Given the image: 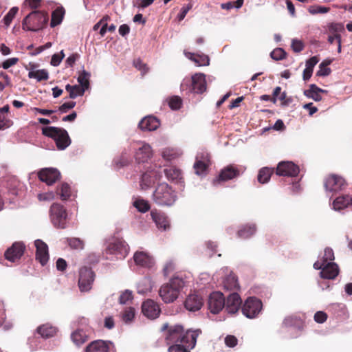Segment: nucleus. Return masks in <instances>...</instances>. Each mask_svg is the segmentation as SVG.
<instances>
[{
  "label": "nucleus",
  "mask_w": 352,
  "mask_h": 352,
  "mask_svg": "<svg viewBox=\"0 0 352 352\" xmlns=\"http://www.w3.org/2000/svg\"><path fill=\"white\" fill-rule=\"evenodd\" d=\"M334 260V253L333 250L329 248H325L324 255L320 263L322 264H327L329 262H332Z\"/></svg>",
  "instance_id": "09e8293b"
},
{
  "label": "nucleus",
  "mask_w": 352,
  "mask_h": 352,
  "mask_svg": "<svg viewBox=\"0 0 352 352\" xmlns=\"http://www.w3.org/2000/svg\"><path fill=\"white\" fill-rule=\"evenodd\" d=\"M210 157L207 153H200L197 155L196 162L194 164L195 173L197 175H204L206 173L209 165Z\"/></svg>",
  "instance_id": "f3484780"
},
{
  "label": "nucleus",
  "mask_w": 352,
  "mask_h": 352,
  "mask_svg": "<svg viewBox=\"0 0 352 352\" xmlns=\"http://www.w3.org/2000/svg\"><path fill=\"white\" fill-rule=\"evenodd\" d=\"M256 232V227L254 225L250 226L248 227H245L243 229H241L238 232V235L239 237L243 239H247L252 235H253Z\"/></svg>",
  "instance_id": "a19ab883"
},
{
  "label": "nucleus",
  "mask_w": 352,
  "mask_h": 352,
  "mask_svg": "<svg viewBox=\"0 0 352 352\" xmlns=\"http://www.w3.org/2000/svg\"><path fill=\"white\" fill-rule=\"evenodd\" d=\"M160 175L159 172L157 171H151L145 173L142 175L140 186L142 189L148 188L152 184H153L156 180L160 179Z\"/></svg>",
  "instance_id": "a878e982"
},
{
  "label": "nucleus",
  "mask_w": 352,
  "mask_h": 352,
  "mask_svg": "<svg viewBox=\"0 0 352 352\" xmlns=\"http://www.w3.org/2000/svg\"><path fill=\"white\" fill-rule=\"evenodd\" d=\"M64 57H65V54H64V52L63 50L60 51V52L59 54H54L52 56V59H51V62H50L51 65L54 67L58 66Z\"/></svg>",
  "instance_id": "4d7b16f0"
},
{
  "label": "nucleus",
  "mask_w": 352,
  "mask_h": 352,
  "mask_svg": "<svg viewBox=\"0 0 352 352\" xmlns=\"http://www.w3.org/2000/svg\"><path fill=\"white\" fill-rule=\"evenodd\" d=\"M18 10H19V8L17 7H13L9 10V12L4 16L3 22L6 27H8L10 25L12 19L16 16Z\"/></svg>",
  "instance_id": "c03bdc74"
},
{
  "label": "nucleus",
  "mask_w": 352,
  "mask_h": 352,
  "mask_svg": "<svg viewBox=\"0 0 352 352\" xmlns=\"http://www.w3.org/2000/svg\"><path fill=\"white\" fill-rule=\"evenodd\" d=\"M65 89L69 93L70 98H75L78 96L83 95L85 89L79 85H67Z\"/></svg>",
  "instance_id": "c9c22d12"
},
{
  "label": "nucleus",
  "mask_w": 352,
  "mask_h": 352,
  "mask_svg": "<svg viewBox=\"0 0 352 352\" xmlns=\"http://www.w3.org/2000/svg\"><path fill=\"white\" fill-rule=\"evenodd\" d=\"M60 172L53 168H45L38 173L39 179L47 185H52L60 179Z\"/></svg>",
  "instance_id": "4468645a"
},
{
  "label": "nucleus",
  "mask_w": 352,
  "mask_h": 352,
  "mask_svg": "<svg viewBox=\"0 0 352 352\" xmlns=\"http://www.w3.org/2000/svg\"><path fill=\"white\" fill-rule=\"evenodd\" d=\"M34 245L36 247V258L42 265H45L49 260L48 246L40 239L36 240Z\"/></svg>",
  "instance_id": "dca6fc26"
},
{
  "label": "nucleus",
  "mask_w": 352,
  "mask_h": 352,
  "mask_svg": "<svg viewBox=\"0 0 352 352\" xmlns=\"http://www.w3.org/2000/svg\"><path fill=\"white\" fill-rule=\"evenodd\" d=\"M237 339L234 336H227L225 338V343L229 347H234L237 344Z\"/></svg>",
  "instance_id": "e2e57ef3"
},
{
  "label": "nucleus",
  "mask_w": 352,
  "mask_h": 352,
  "mask_svg": "<svg viewBox=\"0 0 352 352\" xmlns=\"http://www.w3.org/2000/svg\"><path fill=\"white\" fill-rule=\"evenodd\" d=\"M203 305V298L196 294H190L185 301V307L190 311L199 310Z\"/></svg>",
  "instance_id": "4be33fe9"
},
{
  "label": "nucleus",
  "mask_w": 352,
  "mask_h": 352,
  "mask_svg": "<svg viewBox=\"0 0 352 352\" xmlns=\"http://www.w3.org/2000/svg\"><path fill=\"white\" fill-rule=\"evenodd\" d=\"M67 242L73 249L82 250L84 248V242L79 238H68Z\"/></svg>",
  "instance_id": "37998d69"
},
{
  "label": "nucleus",
  "mask_w": 352,
  "mask_h": 352,
  "mask_svg": "<svg viewBox=\"0 0 352 352\" xmlns=\"http://www.w3.org/2000/svg\"><path fill=\"white\" fill-rule=\"evenodd\" d=\"M111 254L118 256L120 258H124L129 252V246L121 239H115L108 247Z\"/></svg>",
  "instance_id": "ddd939ff"
},
{
  "label": "nucleus",
  "mask_w": 352,
  "mask_h": 352,
  "mask_svg": "<svg viewBox=\"0 0 352 352\" xmlns=\"http://www.w3.org/2000/svg\"><path fill=\"white\" fill-rule=\"evenodd\" d=\"M28 77L30 78H35L37 81H41L47 80L49 74L45 69H34L32 68L28 73Z\"/></svg>",
  "instance_id": "72a5a7b5"
},
{
  "label": "nucleus",
  "mask_w": 352,
  "mask_h": 352,
  "mask_svg": "<svg viewBox=\"0 0 352 352\" xmlns=\"http://www.w3.org/2000/svg\"><path fill=\"white\" fill-rule=\"evenodd\" d=\"M87 336L82 330H77L72 334V340L76 345H80L87 340Z\"/></svg>",
  "instance_id": "58836bf2"
},
{
  "label": "nucleus",
  "mask_w": 352,
  "mask_h": 352,
  "mask_svg": "<svg viewBox=\"0 0 352 352\" xmlns=\"http://www.w3.org/2000/svg\"><path fill=\"white\" fill-rule=\"evenodd\" d=\"M224 287L228 290H232L239 288V284L236 276L232 274L228 276L223 280Z\"/></svg>",
  "instance_id": "e433bc0d"
},
{
  "label": "nucleus",
  "mask_w": 352,
  "mask_h": 352,
  "mask_svg": "<svg viewBox=\"0 0 352 352\" xmlns=\"http://www.w3.org/2000/svg\"><path fill=\"white\" fill-rule=\"evenodd\" d=\"M57 193L62 200L67 199L71 196L70 186L66 183L63 184L60 188L57 190Z\"/></svg>",
  "instance_id": "ea45409f"
},
{
  "label": "nucleus",
  "mask_w": 352,
  "mask_h": 352,
  "mask_svg": "<svg viewBox=\"0 0 352 352\" xmlns=\"http://www.w3.org/2000/svg\"><path fill=\"white\" fill-rule=\"evenodd\" d=\"M151 215L159 229L166 230L169 228V221L164 214L158 212L156 210H152Z\"/></svg>",
  "instance_id": "393cba45"
},
{
  "label": "nucleus",
  "mask_w": 352,
  "mask_h": 352,
  "mask_svg": "<svg viewBox=\"0 0 352 352\" xmlns=\"http://www.w3.org/2000/svg\"><path fill=\"white\" fill-rule=\"evenodd\" d=\"M137 287L139 294H145L150 292L153 287L151 279L148 277H144L139 281Z\"/></svg>",
  "instance_id": "473e14b6"
},
{
  "label": "nucleus",
  "mask_w": 352,
  "mask_h": 352,
  "mask_svg": "<svg viewBox=\"0 0 352 352\" xmlns=\"http://www.w3.org/2000/svg\"><path fill=\"white\" fill-rule=\"evenodd\" d=\"M262 302L255 297L248 298L242 307L243 314L248 318H254L262 309Z\"/></svg>",
  "instance_id": "6e6552de"
},
{
  "label": "nucleus",
  "mask_w": 352,
  "mask_h": 352,
  "mask_svg": "<svg viewBox=\"0 0 352 352\" xmlns=\"http://www.w3.org/2000/svg\"><path fill=\"white\" fill-rule=\"evenodd\" d=\"M168 104L172 109H179L182 106V99L178 96L171 97L169 99Z\"/></svg>",
  "instance_id": "6e6d98bb"
},
{
  "label": "nucleus",
  "mask_w": 352,
  "mask_h": 352,
  "mask_svg": "<svg viewBox=\"0 0 352 352\" xmlns=\"http://www.w3.org/2000/svg\"><path fill=\"white\" fill-rule=\"evenodd\" d=\"M192 8L191 4H188L186 6L182 8L180 13L178 14L177 18L179 21L183 20L188 11Z\"/></svg>",
  "instance_id": "338daca9"
},
{
  "label": "nucleus",
  "mask_w": 352,
  "mask_h": 352,
  "mask_svg": "<svg viewBox=\"0 0 352 352\" xmlns=\"http://www.w3.org/2000/svg\"><path fill=\"white\" fill-rule=\"evenodd\" d=\"M143 314L148 318L154 319L159 316L160 309L159 305L153 300L144 301L142 306Z\"/></svg>",
  "instance_id": "a211bd4d"
},
{
  "label": "nucleus",
  "mask_w": 352,
  "mask_h": 352,
  "mask_svg": "<svg viewBox=\"0 0 352 352\" xmlns=\"http://www.w3.org/2000/svg\"><path fill=\"white\" fill-rule=\"evenodd\" d=\"M327 318V314L323 311H317L314 315V320L318 323H323Z\"/></svg>",
  "instance_id": "0e129e2a"
},
{
  "label": "nucleus",
  "mask_w": 352,
  "mask_h": 352,
  "mask_svg": "<svg viewBox=\"0 0 352 352\" xmlns=\"http://www.w3.org/2000/svg\"><path fill=\"white\" fill-rule=\"evenodd\" d=\"M329 31L333 34H340L344 30V25L341 23H332L328 25Z\"/></svg>",
  "instance_id": "3c124183"
},
{
  "label": "nucleus",
  "mask_w": 352,
  "mask_h": 352,
  "mask_svg": "<svg viewBox=\"0 0 352 352\" xmlns=\"http://www.w3.org/2000/svg\"><path fill=\"white\" fill-rule=\"evenodd\" d=\"M65 15V9L63 7H58L52 14L50 25L54 28L61 23Z\"/></svg>",
  "instance_id": "2f4dec72"
},
{
  "label": "nucleus",
  "mask_w": 352,
  "mask_h": 352,
  "mask_svg": "<svg viewBox=\"0 0 352 352\" xmlns=\"http://www.w3.org/2000/svg\"><path fill=\"white\" fill-rule=\"evenodd\" d=\"M346 184L344 179L336 175L327 177L324 182V187L329 191H338L341 190Z\"/></svg>",
  "instance_id": "aec40b11"
},
{
  "label": "nucleus",
  "mask_w": 352,
  "mask_h": 352,
  "mask_svg": "<svg viewBox=\"0 0 352 352\" xmlns=\"http://www.w3.org/2000/svg\"><path fill=\"white\" fill-rule=\"evenodd\" d=\"M298 172V167L291 162H280L276 168V174L280 176L294 177Z\"/></svg>",
  "instance_id": "2eb2a0df"
},
{
  "label": "nucleus",
  "mask_w": 352,
  "mask_h": 352,
  "mask_svg": "<svg viewBox=\"0 0 352 352\" xmlns=\"http://www.w3.org/2000/svg\"><path fill=\"white\" fill-rule=\"evenodd\" d=\"M164 172L167 178L170 180L179 179L181 176L180 171L173 168H166L164 170Z\"/></svg>",
  "instance_id": "49530a36"
},
{
  "label": "nucleus",
  "mask_w": 352,
  "mask_h": 352,
  "mask_svg": "<svg viewBox=\"0 0 352 352\" xmlns=\"http://www.w3.org/2000/svg\"><path fill=\"white\" fill-rule=\"evenodd\" d=\"M135 316V309L133 307H129L125 309L122 314V319L126 322L132 321Z\"/></svg>",
  "instance_id": "603ef678"
},
{
  "label": "nucleus",
  "mask_w": 352,
  "mask_h": 352,
  "mask_svg": "<svg viewBox=\"0 0 352 352\" xmlns=\"http://www.w3.org/2000/svg\"><path fill=\"white\" fill-rule=\"evenodd\" d=\"M181 89L187 92L201 94L206 89V82L203 74H196L191 78H185L182 84Z\"/></svg>",
  "instance_id": "423d86ee"
},
{
  "label": "nucleus",
  "mask_w": 352,
  "mask_h": 352,
  "mask_svg": "<svg viewBox=\"0 0 352 352\" xmlns=\"http://www.w3.org/2000/svg\"><path fill=\"white\" fill-rule=\"evenodd\" d=\"M178 155L179 153L174 148H166L162 152V157L168 161L176 158Z\"/></svg>",
  "instance_id": "79ce46f5"
},
{
  "label": "nucleus",
  "mask_w": 352,
  "mask_h": 352,
  "mask_svg": "<svg viewBox=\"0 0 352 352\" xmlns=\"http://www.w3.org/2000/svg\"><path fill=\"white\" fill-rule=\"evenodd\" d=\"M239 175L237 169L232 166H229L221 170L219 174V179L214 181V183L218 182L219 180L227 181L232 179Z\"/></svg>",
  "instance_id": "cd10ccee"
},
{
  "label": "nucleus",
  "mask_w": 352,
  "mask_h": 352,
  "mask_svg": "<svg viewBox=\"0 0 352 352\" xmlns=\"http://www.w3.org/2000/svg\"><path fill=\"white\" fill-rule=\"evenodd\" d=\"M42 133L44 135L52 138L59 150L65 149L71 143L67 131L63 129L55 126H46L42 129Z\"/></svg>",
  "instance_id": "20e7f679"
},
{
  "label": "nucleus",
  "mask_w": 352,
  "mask_h": 352,
  "mask_svg": "<svg viewBox=\"0 0 352 352\" xmlns=\"http://www.w3.org/2000/svg\"><path fill=\"white\" fill-rule=\"evenodd\" d=\"M135 263L142 267H151L154 264L153 258L146 252L138 251L133 255Z\"/></svg>",
  "instance_id": "6ab92c4d"
},
{
  "label": "nucleus",
  "mask_w": 352,
  "mask_h": 352,
  "mask_svg": "<svg viewBox=\"0 0 352 352\" xmlns=\"http://www.w3.org/2000/svg\"><path fill=\"white\" fill-rule=\"evenodd\" d=\"M133 206L141 212H146L150 209L149 204L143 199H137L133 202Z\"/></svg>",
  "instance_id": "a18cd8bd"
},
{
  "label": "nucleus",
  "mask_w": 352,
  "mask_h": 352,
  "mask_svg": "<svg viewBox=\"0 0 352 352\" xmlns=\"http://www.w3.org/2000/svg\"><path fill=\"white\" fill-rule=\"evenodd\" d=\"M308 11L311 14H324L329 11V8L314 5L309 6Z\"/></svg>",
  "instance_id": "8fccbe9b"
},
{
  "label": "nucleus",
  "mask_w": 352,
  "mask_h": 352,
  "mask_svg": "<svg viewBox=\"0 0 352 352\" xmlns=\"http://www.w3.org/2000/svg\"><path fill=\"white\" fill-rule=\"evenodd\" d=\"M185 285L184 280L177 276L172 278L168 283L162 285L159 289V296L165 303L175 301Z\"/></svg>",
  "instance_id": "f03ea898"
},
{
  "label": "nucleus",
  "mask_w": 352,
  "mask_h": 352,
  "mask_svg": "<svg viewBox=\"0 0 352 352\" xmlns=\"http://www.w3.org/2000/svg\"><path fill=\"white\" fill-rule=\"evenodd\" d=\"M186 56L195 62L197 66H207L210 64V59L205 54H195L190 52L186 53Z\"/></svg>",
  "instance_id": "c85d7f7f"
},
{
  "label": "nucleus",
  "mask_w": 352,
  "mask_h": 352,
  "mask_svg": "<svg viewBox=\"0 0 352 352\" xmlns=\"http://www.w3.org/2000/svg\"><path fill=\"white\" fill-rule=\"evenodd\" d=\"M18 61H19L18 58L13 57V58H8L3 62L2 67L5 69H7L10 68V67L16 65L18 63Z\"/></svg>",
  "instance_id": "052dcab7"
},
{
  "label": "nucleus",
  "mask_w": 352,
  "mask_h": 352,
  "mask_svg": "<svg viewBox=\"0 0 352 352\" xmlns=\"http://www.w3.org/2000/svg\"><path fill=\"white\" fill-rule=\"evenodd\" d=\"M95 279L94 272L87 267H82L79 271L78 287L81 292L91 290Z\"/></svg>",
  "instance_id": "1a4fd4ad"
},
{
  "label": "nucleus",
  "mask_w": 352,
  "mask_h": 352,
  "mask_svg": "<svg viewBox=\"0 0 352 352\" xmlns=\"http://www.w3.org/2000/svg\"><path fill=\"white\" fill-rule=\"evenodd\" d=\"M201 331H186L181 325L170 327L166 336V341L168 348V352H190V349L195 346L197 338Z\"/></svg>",
  "instance_id": "f257e3e1"
},
{
  "label": "nucleus",
  "mask_w": 352,
  "mask_h": 352,
  "mask_svg": "<svg viewBox=\"0 0 352 352\" xmlns=\"http://www.w3.org/2000/svg\"><path fill=\"white\" fill-rule=\"evenodd\" d=\"M50 219L53 225L58 228H65L67 213L63 206L59 204H53L50 210Z\"/></svg>",
  "instance_id": "0eeeda50"
},
{
  "label": "nucleus",
  "mask_w": 352,
  "mask_h": 352,
  "mask_svg": "<svg viewBox=\"0 0 352 352\" xmlns=\"http://www.w3.org/2000/svg\"><path fill=\"white\" fill-rule=\"evenodd\" d=\"M314 267L316 270H321L320 276L326 279H334L339 273L338 266L333 262L324 265L318 261L314 263Z\"/></svg>",
  "instance_id": "9d476101"
},
{
  "label": "nucleus",
  "mask_w": 352,
  "mask_h": 352,
  "mask_svg": "<svg viewBox=\"0 0 352 352\" xmlns=\"http://www.w3.org/2000/svg\"><path fill=\"white\" fill-rule=\"evenodd\" d=\"M327 64L322 63L319 65V69L317 72V76H326L331 73L330 68L327 67Z\"/></svg>",
  "instance_id": "bf43d9fd"
},
{
  "label": "nucleus",
  "mask_w": 352,
  "mask_h": 352,
  "mask_svg": "<svg viewBox=\"0 0 352 352\" xmlns=\"http://www.w3.org/2000/svg\"><path fill=\"white\" fill-rule=\"evenodd\" d=\"M322 92H326V91L318 87L316 85L312 84L310 85L309 89L304 91V94L307 97L312 98L315 101H320L322 100L320 93Z\"/></svg>",
  "instance_id": "7c9ffc66"
},
{
  "label": "nucleus",
  "mask_w": 352,
  "mask_h": 352,
  "mask_svg": "<svg viewBox=\"0 0 352 352\" xmlns=\"http://www.w3.org/2000/svg\"><path fill=\"white\" fill-rule=\"evenodd\" d=\"M24 245L21 243H15L5 253L6 258L15 262L21 258L24 252Z\"/></svg>",
  "instance_id": "412c9836"
},
{
  "label": "nucleus",
  "mask_w": 352,
  "mask_h": 352,
  "mask_svg": "<svg viewBox=\"0 0 352 352\" xmlns=\"http://www.w3.org/2000/svg\"><path fill=\"white\" fill-rule=\"evenodd\" d=\"M272 173V169L267 167L261 168L258 174V181L261 184L267 183L270 180Z\"/></svg>",
  "instance_id": "4c0bfd02"
},
{
  "label": "nucleus",
  "mask_w": 352,
  "mask_h": 352,
  "mask_svg": "<svg viewBox=\"0 0 352 352\" xmlns=\"http://www.w3.org/2000/svg\"><path fill=\"white\" fill-rule=\"evenodd\" d=\"M75 105H76V102H73V101L65 102L64 104H63L61 106L59 107V111L61 113H65L69 109L74 108L75 107Z\"/></svg>",
  "instance_id": "69168bd1"
},
{
  "label": "nucleus",
  "mask_w": 352,
  "mask_h": 352,
  "mask_svg": "<svg viewBox=\"0 0 352 352\" xmlns=\"http://www.w3.org/2000/svg\"><path fill=\"white\" fill-rule=\"evenodd\" d=\"M41 1V0H25L24 6H29L32 9H35L40 6Z\"/></svg>",
  "instance_id": "774afa93"
},
{
  "label": "nucleus",
  "mask_w": 352,
  "mask_h": 352,
  "mask_svg": "<svg viewBox=\"0 0 352 352\" xmlns=\"http://www.w3.org/2000/svg\"><path fill=\"white\" fill-rule=\"evenodd\" d=\"M225 307V299L221 292H213L208 299V308L212 314H218Z\"/></svg>",
  "instance_id": "f8f14e48"
},
{
  "label": "nucleus",
  "mask_w": 352,
  "mask_h": 352,
  "mask_svg": "<svg viewBox=\"0 0 352 352\" xmlns=\"http://www.w3.org/2000/svg\"><path fill=\"white\" fill-rule=\"evenodd\" d=\"M352 204V198L349 195H343L337 197L333 203V207L336 210H340L347 208Z\"/></svg>",
  "instance_id": "c756f323"
},
{
  "label": "nucleus",
  "mask_w": 352,
  "mask_h": 352,
  "mask_svg": "<svg viewBox=\"0 0 352 352\" xmlns=\"http://www.w3.org/2000/svg\"><path fill=\"white\" fill-rule=\"evenodd\" d=\"M153 157L151 146L146 142H139L135 153V159L138 163L148 162Z\"/></svg>",
  "instance_id": "9b49d317"
},
{
  "label": "nucleus",
  "mask_w": 352,
  "mask_h": 352,
  "mask_svg": "<svg viewBox=\"0 0 352 352\" xmlns=\"http://www.w3.org/2000/svg\"><path fill=\"white\" fill-rule=\"evenodd\" d=\"M86 352H109L107 344L101 340L91 342L86 348Z\"/></svg>",
  "instance_id": "bb28decb"
},
{
  "label": "nucleus",
  "mask_w": 352,
  "mask_h": 352,
  "mask_svg": "<svg viewBox=\"0 0 352 352\" xmlns=\"http://www.w3.org/2000/svg\"><path fill=\"white\" fill-rule=\"evenodd\" d=\"M89 74L85 71H83L78 76V81L80 83L81 87H83L85 90L89 87Z\"/></svg>",
  "instance_id": "de8ad7c7"
},
{
  "label": "nucleus",
  "mask_w": 352,
  "mask_h": 352,
  "mask_svg": "<svg viewBox=\"0 0 352 352\" xmlns=\"http://www.w3.org/2000/svg\"><path fill=\"white\" fill-rule=\"evenodd\" d=\"M133 299L132 292L129 290H125L122 292L120 296L119 301L120 304H126L131 301Z\"/></svg>",
  "instance_id": "864d4df0"
},
{
  "label": "nucleus",
  "mask_w": 352,
  "mask_h": 352,
  "mask_svg": "<svg viewBox=\"0 0 352 352\" xmlns=\"http://www.w3.org/2000/svg\"><path fill=\"white\" fill-rule=\"evenodd\" d=\"M153 197L155 203L162 206H171L177 199L175 192L165 183L158 185Z\"/></svg>",
  "instance_id": "39448f33"
},
{
  "label": "nucleus",
  "mask_w": 352,
  "mask_h": 352,
  "mask_svg": "<svg viewBox=\"0 0 352 352\" xmlns=\"http://www.w3.org/2000/svg\"><path fill=\"white\" fill-rule=\"evenodd\" d=\"M54 197L53 192H47L38 195V199L39 201H51L54 199Z\"/></svg>",
  "instance_id": "680f3d73"
},
{
  "label": "nucleus",
  "mask_w": 352,
  "mask_h": 352,
  "mask_svg": "<svg viewBox=\"0 0 352 352\" xmlns=\"http://www.w3.org/2000/svg\"><path fill=\"white\" fill-rule=\"evenodd\" d=\"M38 332L43 338H49L53 336L56 332V329L50 324H44L38 328Z\"/></svg>",
  "instance_id": "f704fd0d"
},
{
  "label": "nucleus",
  "mask_w": 352,
  "mask_h": 352,
  "mask_svg": "<svg viewBox=\"0 0 352 352\" xmlns=\"http://www.w3.org/2000/svg\"><path fill=\"white\" fill-rule=\"evenodd\" d=\"M160 126L159 120L153 116L144 118L139 123L140 128L143 131H154Z\"/></svg>",
  "instance_id": "b1692460"
},
{
  "label": "nucleus",
  "mask_w": 352,
  "mask_h": 352,
  "mask_svg": "<svg viewBox=\"0 0 352 352\" xmlns=\"http://www.w3.org/2000/svg\"><path fill=\"white\" fill-rule=\"evenodd\" d=\"M47 21L48 16L46 13L33 11L23 20L22 28L26 31L37 32L45 27Z\"/></svg>",
  "instance_id": "7ed1b4c3"
},
{
  "label": "nucleus",
  "mask_w": 352,
  "mask_h": 352,
  "mask_svg": "<svg viewBox=\"0 0 352 352\" xmlns=\"http://www.w3.org/2000/svg\"><path fill=\"white\" fill-rule=\"evenodd\" d=\"M292 48L295 52H300L304 48V44L301 40L294 38L292 41Z\"/></svg>",
  "instance_id": "13d9d810"
},
{
  "label": "nucleus",
  "mask_w": 352,
  "mask_h": 352,
  "mask_svg": "<svg viewBox=\"0 0 352 352\" xmlns=\"http://www.w3.org/2000/svg\"><path fill=\"white\" fill-rule=\"evenodd\" d=\"M241 305V299L237 293H232L229 295L226 302H225V307L226 311L230 314H235L239 310Z\"/></svg>",
  "instance_id": "5701e85b"
},
{
  "label": "nucleus",
  "mask_w": 352,
  "mask_h": 352,
  "mask_svg": "<svg viewBox=\"0 0 352 352\" xmlns=\"http://www.w3.org/2000/svg\"><path fill=\"white\" fill-rule=\"evenodd\" d=\"M270 56L276 60H282L285 57V52L282 48H276L271 52Z\"/></svg>",
  "instance_id": "5fc2aeb1"
}]
</instances>
